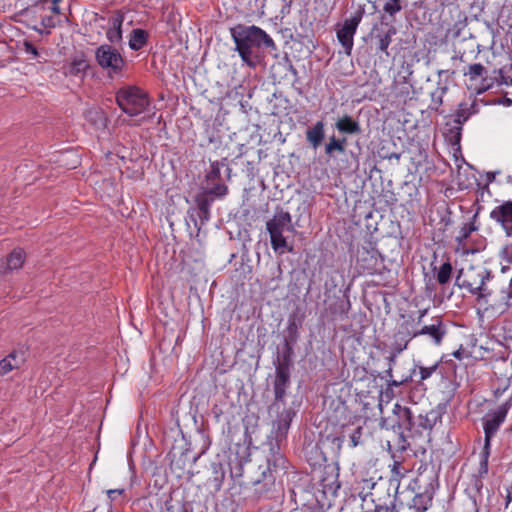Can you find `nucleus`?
Wrapping results in <instances>:
<instances>
[{"label":"nucleus","mask_w":512,"mask_h":512,"mask_svg":"<svg viewBox=\"0 0 512 512\" xmlns=\"http://www.w3.org/2000/svg\"><path fill=\"white\" fill-rule=\"evenodd\" d=\"M95 61L111 80L122 78L128 70L124 55L113 45L101 44L95 49Z\"/></svg>","instance_id":"obj_5"},{"label":"nucleus","mask_w":512,"mask_h":512,"mask_svg":"<svg viewBox=\"0 0 512 512\" xmlns=\"http://www.w3.org/2000/svg\"><path fill=\"white\" fill-rule=\"evenodd\" d=\"M336 153L340 154L338 138L335 135L329 137V141L325 144V155L328 158H334Z\"/></svg>","instance_id":"obj_32"},{"label":"nucleus","mask_w":512,"mask_h":512,"mask_svg":"<svg viewBox=\"0 0 512 512\" xmlns=\"http://www.w3.org/2000/svg\"><path fill=\"white\" fill-rule=\"evenodd\" d=\"M60 14V8L57 5H50L43 12L40 20H39V27L42 28L44 32L50 31L51 28H54L57 23V15Z\"/></svg>","instance_id":"obj_18"},{"label":"nucleus","mask_w":512,"mask_h":512,"mask_svg":"<svg viewBox=\"0 0 512 512\" xmlns=\"http://www.w3.org/2000/svg\"><path fill=\"white\" fill-rule=\"evenodd\" d=\"M181 512H193V511L191 508H187V507L183 506Z\"/></svg>","instance_id":"obj_49"},{"label":"nucleus","mask_w":512,"mask_h":512,"mask_svg":"<svg viewBox=\"0 0 512 512\" xmlns=\"http://www.w3.org/2000/svg\"><path fill=\"white\" fill-rule=\"evenodd\" d=\"M124 494L123 489H110L107 490V496L111 501H115L118 497H121Z\"/></svg>","instance_id":"obj_37"},{"label":"nucleus","mask_w":512,"mask_h":512,"mask_svg":"<svg viewBox=\"0 0 512 512\" xmlns=\"http://www.w3.org/2000/svg\"><path fill=\"white\" fill-rule=\"evenodd\" d=\"M499 83L505 84L507 86H512V77L505 76L503 73V69L499 70Z\"/></svg>","instance_id":"obj_39"},{"label":"nucleus","mask_w":512,"mask_h":512,"mask_svg":"<svg viewBox=\"0 0 512 512\" xmlns=\"http://www.w3.org/2000/svg\"><path fill=\"white\" fill-rule=\"evenodd\" d=\"M447 72H448V70H439L438 75L441 76L442 74L447 73Z\"/></svg>","instance_id":"obj_52"},{"label":"nucleus","mask_w":512,"mask_h":512,"mask_svg":"<svg viewBox=\"0 0 512 512\" xmlns=\"http://www.w3.org/2000/svg\"><path fill=\"white\" fill-rule=\"evenodd\" d=\"M383 3V11L388 14L392 20L395 15L403 8L401 0H380Z\"/></svg>","instance_id":"obj_30"},{"label":"nucleus","mask_w":512,"mask_h":512,"mask_svg":"<svg viewBox=\"0 0 512 512\" xmlns=\"http://www.w3.org/2000/svg\"><path fill=\"white\" fill-rule=\"evenodd\" d=\"M89 114H95V117L98 119V120H102L103 119V113L102 112H99V111H90Z\"/></svg>","instance_id":"obj_46"},{"label":"nucleus","mask_w":512,"mask_h":512,"mask_svg":"<svg viewBox=\"0 0 512 512\" xmlns=\"http://www.w3.org/2000/svg\"><path fill=\"white\" fill-rule=\"evenodd\" d=\"M486 178H487V183H491L495 180V173L494 172H488L486 174Z\"/></svg>","instance_id":"obj_43"},{"label":"nucleus","mask_w":512,"mask_h":512,"mask_svg":"<svg viewBox=\"0 0 512 512\" xmlns=\"http://www.w3.org/2000/svg\"><path fill=\"white\" fill-rule=\"evenodd\" d=\"M399 156H400V155H398V154H393V158H397V159H398V158H399Z\"/></svg>","instance_id":"obj_57"},{"label":"nucleus","mask_w":512,"mask_h":512,"mask_svg":"<svg viewBox=\"0 0 512 512\" xmlns=\"http://www.w3.org/2000/svg\"><path fill=\"white\" fill-rule=\"evenodd\" d=\"M510 401L512 402V398L510 399Z\"/></svg>","instance_id":"obj_61"},{"label":"nucleus","mask_w":512,"mask_h":512,"mask_svg":"<svg viewBox=\"0 0 512 512\" xmlns=\"http://www.w3.org/2000/svg\"><path fill=\"white\" fill-rule=\"evenodd\" d=\"M49 7V0H38L33 5L22 9L18 16L23 19L20 22H25L28 27L39 32L41 35H49L50 31L44 32L42 28L38 26V22L45 10Z\"/></svg>","instance_id":"obj_10"},{"label":"nucleus","mask_w":512,"mask_h":512,"mask_svg":"<svg viewBox=\"0 0 512 512\" xmlns=\"http://www.w3.org/2000/svg\"><path fill=\"white\" fill-rule=\"evenodd\" d=\"M426 312H427V310L420 311V314H419V317H418V320H417L418 324L422 323L423 317L425 316Z\"/></svg>","instance_id":"obj_47"},{"label":"nucleus","mask_w":512,"mask_h":512,"mask_svg":"<svg viewBox=\"0 0 512 512\" xmlns=\"http://www.w3.org/2000/svg\"><path fill=\"white\" fill-rule=\"evenodd\" d=\"M22 45L24 52L31 55V58L36 59L39 56L38 49L30 40L24 39Z\"/></svg>","instance_id":"obj_33"},{"label":"nucleus","mask_w":512,"mask_h":512,"mask_svg":"<svg viewBox=\"0 0 512 512\" xmlns=\"http://www.w3.org/2000/svg\"><path fill=\"white\" fill-rule=\"evenodd\" d=\"M89 68V64L85 58V56L82 54L80 56H75L69 65L66 68V74L70 76H78L82 73H85L86 70Z\"/></svg>","instance_id":"obj_23"},{"label":"nucleus","mask_w":512,"mask_h":512,"mask_svg":"<svg viewBox=\"0 0 512 512\" xmlns=\"http://www.w3.org/2000/svg\"><path fill=\"white\" fill-rule=\"evenodd\" d=\"M477 227L473 223L465 224L460 231L459 239H467L470 234L475 231Z\"/></svg>","instance_id":"obj_35"},{"label":"nucleus","mask_w":512,"mask_h":512,"mask_svg":"<svg viewBox=\"0 0 512 512\" xmlns=\"http://www.w3.org/2000/svg\"><path fill=\"white\" fill-rule=\"evenodd\" d=\"M448 87L446 85H438L435 90L430 93L431 103L429 109L437 113H442L440 107L443 104V97L447 93Z\"/></svg>","instance_id":"obj_25"},{"label":"nucleus","mask_w":512,"mask_h":512,"mask_svg":"<svg viewBox=\"0 0 512 512\" xmlns=\"http://www.w3.org/2000/svg\"><path fill=\"white\" fill-rule=\"evenodd\" d=\"M471 114L472 113L470 111V107H468L465 103H461L458 110L455 112L454 118L451 121L457 123L460 126H463Z\"/></svg>","instance_id":"obj_31"},{"label":"nucleus","mask_w":512,"mask_h":512,"mask_svg":"<svg viewBox=\"0 0 512 512\" xmlns=\"http://www.w3.org/2000/svg\"><path fill=\"white\" fill-rule=\"evenodd\" d=\"M489 87H490V85H489V84H484V83H483L482 88H481L478 92H479V93L484 92V91H486L487 89H489Z\"/></svg>","instance_id":"obj_48"},{"label":"nucleus","mask_w":512,"mask_h":512,"mask_svg":"<svg viewBox=\"0 0 512 512\" xmlns=\"http://www.w3.org/2000/svg\"><path fill=\"white\" fill-rule=\"evenodd\" d=\"M432 505V495L429 492L416 494L408 507L406 512H425Z\"/></svg>","instance_id":"obj_17"},{"label":"nucleus","mask_w":512,"mask_h":512,"mask_svg":"<svg viewBox=\"0 0 512 512\" xmlns=\"http://www.w3.org/2000/svg\"><path fill=\"white\" fill-rule=\"evenodd\" d=\"M509 409V404L501 405L496 411L489 413L484 418L483 428L485 433L484 460L487 461L489 455L490 441L498 431L500 425L504 422Z\"/></svg>","instance_id":"obj_8"},{"label":"nucleus","mask_w":512,"mask_h":512,"mask_svg":"<svg viewBox=\"0 0 512 512\" xmlns=\"http://www.w3.org/2000/svg\"><path fill=\"white\" fill-rule=\"evenodd\" d=\"M508 285H511V287H512V277H511V281H510V283Z\"/></svg>","instance_id":"obj_60"},{"label":"nucleus","mask_w":512,"mask_h":512,"mask_svg":"<svg viewBox=\"0 0 512 512\" xmlns=\"http://www.w3.org/2000/svg\"><path fill=\"white\" fill-rule=\"evenodd\" d=\"M392 385H394V386H399V385H400V383H398V382H396V381H393Z\"/></svg>","instance_id":"obj_54"},{"label":"nucleus","mask_w":512,"mask_h":512,"mask_svg":"<svg viewBox=\"0 0 512 512\" xmlns=\"http://www.w3.org/2000/svg\"><path fill=\"white\" fill-rule=\"evenodd\" d=\"M396 33L397 30L392 24L381 23L380 25H374L369 34L371 44L375 47L376 51L389 56L388 47Z\"/></svg>","instance_id":"obj_9"},{"label":"nucleus","mask_w":512,"mask_h":512,"mask_svg":"<svg viewBox=\"0 0 512 512\" xmlns=\"http://www.w3.org/2000/svg\"><path fill=\"white\" fill-rule=\"evenodd\" d=\"M445 335L446 329L441 319L433 318L430 324L423 325L419 330L414 331L411 338L428 336L434 345L439 346Z\"/></svg>","instance_id":"obj_11"},{"label":"nucleus","mask_w":512,"mask_h":512,"mask_svg":"<svg viewBox=\"0 0 512 512\" xmlns=\"http://www.w3.org/2000/svg\"><path fill=\"white\" fill-rule=\"evenodd\" d=\"M463 74L468 77L470 81H476L479 78H481L483 82L487 80V69L481 63L470 64Z\"/></svg>","instance_id":"obj_26"},{"label":"nucleus","mask_w":512,"mask_h":512,"mask_svg":"<svg viewBox=\"0 0 512 512\" xmlns=\"http://www.w3.org/2000/svg\"><path fill=\"white\" fill-rule=\"evenodd\" d=\"M149 34L141 28L133 29L129 36V48L133 51L141 50L148 42Z\"/></svg>","instance_id":"obj_22"},{"label":"nucleus","mask_w":512,"mask_h":512,"mask_svg":"<svg viewBox=\"0 0 512 512\" xmlns=\"http://www.w3.org/2000/svg\"><path fill=\"white\" fill-rule=\"evenodd\" d=\"M472 186H473V183H472V182H470V183H468V184H465V183H464V182H462V181H460V182H459V188H460V189H469V188H470V187H472Z\"/></svg>","instance_id":"obj_45"},{"label":"nucleus","mask_w":512,"mask_h":512,"mask_svg":"<svg viewBox=\"0 0 512 512\" xmlns=\"http://www.w3.org/2000/svg\"><path fill=\"white\" fill-rule=\"evenodd\" d=\"M490 278V272L483 266L470 265L461 268L458 272L456 282L459 287L467 289L475 295L479 301L488 302L491 291L485 287V282Z\"/></svg>","instance_id":"obj_4"},{"label":"nucleus","mask_w":512,"mask_h":512,"mask_svg":"<svg viewBox=\"0 0 512 512\" xmlns=\"http://www.w3.org/2000/svg\"><path fill=\"white\" fill-rule=\"evenodd\" d=\"M306 141L311 148L317 150L325 139V123L317 121L305 131Z\"/></svg>","instance_id":"obj_13"},{"label":"nucleus","mask_w":512,"mask_h":512,"mask_svg":"<svg viewBox=\"0 0 512 512\" xmlns=\"http://www.w3.org/2000/svg\"><path fill=\"white\" fill-rule=\"evenodd\" d=\"M25 362V354L14 350L0 360V375L4 376L15 369H19Z\"/></svg>","instance_id":"obj_12"},{"label":"nucleus","mask_w":512,"mask_h":512,"mask_svg":"<svg viewBox=\"0 0 512 512\" xmlns=\"http://www.w3.org/2000/svg\"><path fill=\"white\" fill-rule=\"evenodd\" d=\"M512 307V287L506 285L501 288L498 297L491 304L492 310L503 314Z\"/></svg>","instance_id":"obj_15"},{"label":"nucleus","mask_w":512,"mask_h":512,"mask_svg":"<svg viewBox=\"0 0 512 512\" xmlns=\"http://www.w3.org/2000/svg\"><path fill=\"white\" fill-rule=\"evenodd\" d=\"M115 100L119 108L131 117L143 113L150 103L148 94L135 85L119 88L115 93Z\"/></svg>","instance_id":"obj_6"},{"label":"nucleus","mask_w":512,"mask_h":512,"mask_svg":"<svg viewBox=\"0 0 512 512\" xmlns=\"http://www.w3.org/2000/svg\"><path fill=\"white\" fill-rule=\"evenodd\" d=\"M247 165H248V167H251L252 162H249V161H248V162H247Z\"/></svg>","instance_id":"obj_58"},{"label":"nucleus","mask_w":512,"mask_h":512,"mask_svg":"<svg viewBox=\"0 0 512 512\" xmlns=\"http://www.w3.org/2000/svg\"><path fill=\"white\" fill-rule=\"evenodd\" d=\"M27 252L22 247L13 248L7 256H26Z\"/></svg>","instance_id":"obj_41"},{"label":"nucleus","mask_w":512,"mask_h":512,"mask_svg":"<svg viewBox=\"0 0 512 512\" xmlns=\"http://www.w3.org/2000/svg\"><path fill=\"white\" fill-rule=\"evenodd\" d=\"M288 70L293 74L295 78L298 77V71L291 63L288 66Z\"/></svg>","instance_id":"obj_44"},{"label":"nucleus","mask_w":512,"mask_h":512,"mask_svg":"<svg viewBox=\"0 0 512 512\" xmlns=\"http://www.w3.org/2000/svg\"><path fill=\"white\" fill-rule=\"evenodd\" d=\"M357 254H370L371 256H383L377 247V243L373 241L372 236H366L361 243H358Z\"/></svg>","instance_id":"obj_24"},{"label":"nucleus","mask_w":512,"mask_h":512,"mask_svg":"<svg viewBox=\"0 0 512 512\" xmlns=\"http://www.w3.org/2000/svg\"><path fill=\"white\" fill-rule=\"evenodd\" d=\"M444 137L448 143L452 146L460 148V142L462 137V126L449 120L444 125Z\"/></svg>","instance_id":"obj_19"},{"label":"nucleus","mask_w":512,"mask_h":512,"mask_svg":"<svg viewBox=\"0 0 512 512\" xmlns=\"http://www.w3.org/2000/svg\"><path fill=\"white\" fill-rule=\"evenodd\" d=\"M226 158L221 161H213L210 164V170L205 176L207 188L202 193L195 196V206L187 211L186 223L188 226L193 224L199 231L201 227L210 219V207L214 197H224L228 193V187L222 182L221 168L226 166L227 177L230 178L231 168L226 165Z\"/></svg>","instance_id":"obj_1"},{"label":"nucleus","mask_w":512,"mask_h":512,"mask_svg":"<svg viewBox=\"0 0 512 512\" xmlns=\"http://www.w3.org/2000/svg\"><path fill=\"white\" fill-rule=\"evenodd\" d=\"M61 0H52L50 2V5H57L58 6V3L60 2Z\"/></svg>","instance_id":"obj_51"},{"label":"nucleus","mask_w":512,"mask_h":512,"mask_svg":"<svg viewBox=\"0 0 512 512\" xmlns=\"http://www.w3.org/2000/svg\"><path fill=\"white\" fill-rule=\"evenodd\" d=\"M403 477V473L401 472V467L398 462H394L391 468V483H396L397 486L399 485L400 479Z\"/></svg>","instance_id":"obj_34"},{"label":"nucleus","mask_w":512,"mask_h":512,"mask_svg":"<svg viewBox=\"0 0 512 512\" xmlns=\"http://www.w3.org/2000/svg\"><path fill=\"white\" fill-rule=\"evenodd\" d=\"M241 60L249 67L255 68L261 61L262 49L277 50L274 40L256 25L236 24L229 29Z\"/></svg>","instance_id":"obj_2"},{"label":"nucleus","mask_w":512,"mask_h":512,"mask_svg":"<svg viewBox=\"0 0 512 512\" xmlns=\"http://www.w3.org/2000/svg\"><path fill=\"white\" fill-rule=\"evenodd\" d=\"M23 258H1L0 273L5 274L23 266Z\"/></svg>","instance_id":"obj_29"},{"label":"nucleus","mask_w":512,"mask_h":512,"mask_svg":"<svg viewBox=\"0 0 512 512\" xmlns=\"http://www.w3.org/2000/svg\"><path fill=\"white\" fill-rule=\"evenodd\" d=\"M364 13V8L359 7L350 18L345 19L343 25L336 32L337 39L347 55L351 54L354 45V35Z\"/></svg>","instance_id":"obj_7"},{"label":"nucleus","mask_w":512,"mask_h":512,"mask_svg":"<svg viewBox=\"0 0 512 512\" xmlns=\"http://www.w3.org/2000/svg\"><path fill=\"white\" fill-rule=\"evenodd\" d=\"M359 497L362 501L361 508L359 511L355 512H397L395 510V506L391 505H375L374 499L368 494L362 495L359 494Z\"/></svg>","instance_id":"obj_20"},{"label":"nucleus","mask_w":512,"mask_h":512,"mask_svg":"<svg viewBox=\"0 0 512 512\" xmlns=\"http://www.w3.org/2000/svg\"><path fill=\"white\" fill-rule=\"evenodd\" d=\"M422 426H423V428H425V429H427V428H431V425H428V426H427V425H422Z\"/></svg>","instance_id":"obj_56"},{"label":"nucleus","mask_w":512,"mask_h":512,"mask_svg":"<svg viewBox=\"0 0 512 512\" xmlns=\"http://www.w3.org/2000/svg\"><path fill=\"white\" fill-rule=\"evenodd\" d=\"M464 252H465V253H467V254H468V253H476V252H478V250H474V249H467V250H465Z\"/></svg>","instance_id":"obj_50"},{"label":"nucleus","mask_w":512,"mask_h":512,"mask_svg":"<svg viewBox=\"0 0 512 512\" xmlns=\"http://www.w3.org/2000/svg\"><path fill=\"white\" fill-rule=\"evenodd\" d=\"M393 412L398 416L399 418V424L406 428L411 429L412 428V412L409 408L403 407L399 404H395L393 408Z\"/></svg>","instance_id":"obj_27"},{"label":"nucleus","mask_w":512,"mask_h":512,"mask_svg":"<svg viewBox=\"0 0 512 512\" xmlns=\"http://www.w3.org/2000/svg\"><path fill=\"white\" fill-rule=\"evenodd\" d=\"M335 128L339 133L347 135H358L362 132L360 123L347 114L337 119Z\"/></svg>","instance_id":"obj_16"},{"label":"nucleus","mask_w":512,"mask_h":512,"mask_svg":"<svg viewBox=\"0 0 512 512\" xmlns=\"http://www.w3.org/2000/svg\"><path fill=\"white\" fill-rule=\"evenodd\" d=\"M289 384V372L283 367H278L276 370V378L274 383V392L276 399L280 400L285 395L286 387Z\"/></svg>","instance_id":"obj_21"},{"label":"nucleus","mask_w":512,"mask_h":512,"mask_svg":"<svg viewBox=\"0 0 512 512\" xmlns=\"http://www.w3.org/2000/svg\"><path fill=\"white\" fill-rule=\"evenodd\" d=\"M361 438V428H357L352 435L350 436L351 439V446L356 447L359 444Z\"/></svg>","instance_id":"obj_38"},{"label":"nucleus","mask_w":512,"mask_h":512,"mask_svg":"<svg viewBox=\"0 0 512 512\" xmlns=\"http://www.w3.org/2000/svg\"><path fill=\"white\" fill-rule=\"evenodd\" d=\"M432 265H434V270L436 272V279L438 283L441 285L448 283L452 273L451 264L449 262H443L439 265V267H437L436 261H434L432 262Z\"/></svg>","instance_id":"obj_28"},{"label":"nucleus","mask_w":512,"mask_h":512,"mask_svg":"<svg viewBox=\"0 0 512 512\" xmlns=\"http://www.w3.org/2000/svg\"><path fill=\"white\" fill-rule=\"evenodd\" d=\"M266 229L270 235V242L274 251L278 254L293 252V246L289 242V234H295L292 217L288 211L277 207L273 217L267 221Z\"/></svg>","instance_id":"obj_3"},{"label":"nucleus","mask_w":512,"mask_h":512,"mask_svg":"<svg viewBox=\"0 0 512 512\" xmlns=\"http://www.w3.org/2000/svg\"><path fill=\"white\" fill-rule=\"evenodd\" d=\"M406 346H407V344H405V346H404L403 348H399V349H398V352H401L403 349H405V348H406Z\"/></svg>","instance_id":"obj_55"},{"label":"nucleus","mask_w":512,"mask_h":512,"mask_svg":"<svg viewBox=\"0 0 512 512\" xmlns=\"http://www.w3.org/2000/svg\"><path fill=\"white\" fill-rule=\"evenodd\" d=\"M247 165H248V167H251L252 162H249V161H248V162H247Z\"/></svg>","instance_id":"obj_59"},{"label":"nucleus","mask_w":512,"mask_h":512,"mask_svg":"<svg viewBox=\"0 0 512 512\" xmlns=\"http://www.w3.org/2000/svg\"><path fill=\"white\" fill-rule=\"evenodd\" d=\"M338 143L340 148V154H343L346 150L347 139L345 137L338 138Z\"/></svg>","instance_id":"obj_42"},{"label":"nucleus","mask_w":512,"mask_h":512,"mask_svg":"<svg viewBox=\"0 0 512 512\" xmlns=\"http://www.w3.org/2000/svg\"><path fill=\"white\" fill-rule=\"evenodd\" d=\"M472 178H473V181L475 183V185L477 186V191L478 192H481V195H483V193L485 191L489 192V187H488V183L486 184H481L478 179L475 177V175H472Z\"/></svg>","instance_id":"obj_40"},{"label":"nucleus","mask_w":512,"mask_h":512,"mask_svg":"<svg viewBox=\"0 0 512 512\" xmlns=\"http://www.w3.org/2000/svg\"><path fill=\"white\" fill-rule=\"evenodd\" d=\"M471 511H476V508H475V504H474V503H472V504H471Z\"/></svg>","instance_id":"obj_53"},{"label":"nucleus","mask_w":512,"mask_h":512,"mask_svg":"<svg viewBox=\"0 0 512 512\" xmlns=\"http://www.w3.org/2000/svg\"><path fill=\"white\" fill-rule=\"evenodd\" d=\"M436 368H437V365H434L432 367L420 366L419 371H420L421 380L428 379L433 374V372L436 370Z\"/></svg>","instance_id":"obj_36"},{"label":"nucleus","mask_w":512,"mask_h":512,"mask_svg":"<svg viewBox=\"0 0 512 512\" xmlns=\"http://www.w3.org/2000/svg\"><path fill=\"white\" fill-rule=\"evenodd\" d=\"M124 16L120 13L109 18V28L106 31V38L109 41L108 44L115 46L122 41V25Z\"/></svg>","instance_id":"obj_14"}]
</instances>
